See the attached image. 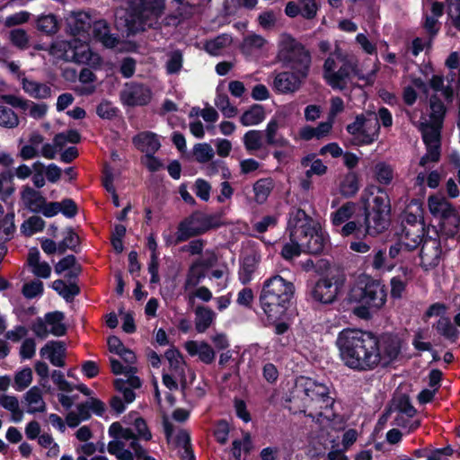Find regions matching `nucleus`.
<instances>
[{"mask_svg": "<svg viewBox=\"0 0 460 460\" xmlns=\"http://www.w3.org/2000/svg\"><path fill=\"white\" fill-rule=\"evenodd\" d=\"M265 44V40L260 35H251L244 39L242 49L246 53H251L255 49H261Z\"/></svg>", "mask_w": 460, "mask_h": 460, "instance_id": "nucleus-56", "label": "nucleus"}, {"mask_svg": "<svg viewBox=\"0 0 460 460\" xmlns=\"http://www.w3.org/2000/svg\"><path fill=\"white\" fill-rule=\"evenodd\" d=\"M37 29L47 34H56L59 30V24L54 14L41 15L37 19Z\"/></svg>", "mask_w": 460, "mask_h": 460, "instance_id": "nucleus-35", "label": "nucleus"}, {"mask_svg": "<svg viewBox=\"0 0 460 460\" xmlns=\"http://www.w3.org/2000/svg\"><path fill=\"white\" fill-rule=\"evenodd\" d=\"M298 4L300 8V14L307 19L313 20L318 11V4L315 0H298Z\"/></svg>", "mask_w": 460, "mask_h": 460, "instance_id": "nucleus-51", "label": "nucleus"}, {"mask_svg": "<svg viewBox=\"0 0 460 460\" xmlns=\"http://www.w3.org/2000/svg\"><path fill=\"white\" fill-rule=\"evenodd\" d=\"M393 412L406 414L408 416H415L416 410L411 405L409 396L406 394H402L393 400L391 405L383 414V419H388Z\"/></svg>", "mask_w": 460, "mask_h": 460, "instance_id": "nucleus-25", "label": "nucleus"}, {"mask_svg": "<svg viewBox=\"0 0 460 460\" xmlns=\"http://www.w3.org/2000/svg\"><path fill=\"white\" fill-rule=\"evenodd\" d=\"M305 78V77H302L298 71H285L277 74L273 84L278 92L281 93H291L300 88L302 81Z\"/></svg>", "mask_w": 460, "mask_h": 460, "instance_id": "nucleus-13", "label": "nucleus"}, {"mask_svg": "<svg viewBox=\"0 0 460 460\" xmlns=\"http://www.w3.org/2000/svg\"><path fill=\"white\" fill-rule=\"evenodd\" d=\"M414 416H408L406 414L396 413L394 420V425L401 428L408 429L409 431L414 430L419 428L420 420H412Z\"/></svg>", "mask_w": 460, "mask_h": 460, "instance_id": "nucleus-53", "label": "nucleus"}, {"mask_svg": "<svg viewBox=\"0 0 460 460\" xmlns=\"http://www.w3.org/2000/svg\"><path fill=\"white\" fill-rule=\"evenodd\" d=\"M442 126L424 122L420 124L423 141L427 148L440 150V137Z\"/></svg>", "mask_w": 460, "mask_h": 460, "instance_id": "nucleus-19", "label": "nucleus"}, {"mask_svg": "<svg viewBox=\"0 0 460 460\" xmlns=\"http://www.w3.org/2000/svg\"><path fill=\"white\" fill-rule=\"evenodd\" d=\"M22 89L36 99H47L51 96V88L47 84L39 83L23 77L22 79Z\"/></svg>", "mask_w": 460, "mask_h": 460, "instance_id": "nucleus-26", "label": "nucleus"}, {"mask_svg": "<svg viewBox=\"0 0 460 460\" xmlns=\"http://www.w3.org/2000/svg\"><path fill=\"white\" fill-rule=\"evenodd\" d=\"M120 98L128 106L146 105L151 100V91L142 84L129 83L120 93Z\"/></svg>", "mask_w": 460, "mask_h": 460, "instance_id": "nucleus-12", "label": "nucleus"}, {"mask_svg": "<svg viewBox=\"0 0 460 460\" xmlns=\"http://www.w3.org/2000/svg\"><path fill=\"white\" fill-rule=\"evenodd\" d=\"M460 217L455 208L440 217V231L447 236H455L459 229Z\"/></svg>", "mask_w": 460, "mask_h": 460, "instance_id": "nucleus-27", "label": "nucleus"}, {"mask_svg": "<svg viewBox=\"0 0 460 460\" xmlns=\"http://www.w3.org/2000/svg\"><path fill=\"white\" fill-rule=\"evenodd\" d=\"M332 123L331 121L322 122L316 128L305 127L300 131V136L305 140H310L313 137L322 138L326 136L332 129Z\"/></svg>", "mask_w": 460, "mask_h": 460, "instance_id": "nucleus-34", "label": "nucleus"}, {"mask_svg": "<svg viewBox=\"0 0 460 460\" xmlns=\"http://www.w3.org/2000/svg\"><path fill=\"white\" fill-rule=\"evenodd\" d=\"M376 70L367 75H364L358 67V60L337 48L325 59L323 67V75L327 84L333 89L341 91L347 88L351 75H356L359 80L367 84H372Z\"/></svg>", "mask_w": 460, "mask_h": 460, "instance_id": "nucleus-3", "label": "nucleus"}, {"mask_svg": "<svg viewBox=\"0 0 460 460\" xmlns=\"http://www.w3.org/2000/svg\"><path fill=\"white\" fill-rule=\"evenodd\" d=\"M19 123L18 115L11 108L0 105V127L15 128Z\"/></svg>", "mask_w": 460, "mask_h": 460, "instance_id": "nucleus-38", "label": "nucleus"}, {"mask_svg": "<svg viewBox=\"0 0 460 460\" xmlns=\"http://www.w3.org/2000/svg\"><path fill=\"white\" fill-rule=\"evenodd\" d=\"M40 355H48V358L52 365L57 367H64L66 356V348L62 341H52L48 342L40 349Z\"/></svg>", "mask_w": 460, "mask_h": 460, "instance_id": "nucleus-21", "label": "nucleus"}, {"mask_svg": "<svg viewBox=\"0 0 460 460\" xmlns=\"http://www.w3.org/2000/svg\"><path fill=\"white\" fill-rule=\"evenodd\" d=\"M372 266L376 270H380L382 268L391 269L394 266V263L390 261L388 257L385 255V251L377 250L374 254Z\"/></svg>", "mask_w": 460, "mask_h": 460, "instance_id": "nucleus-57", "label": "nucleus"}, {"mask_svg": "<svg viewBox=\"0 0 460 460\" xmlns=\"http://www.w3.org/2000/svg\"><path fill=\"white\" fill-rule=\"evenodd\" d=\"M93 34L107 48H114L119 43V38L111 34L110 26L104 20H99L93 23Z\"/></svg>", "mask_w": 460, "mask_h": 460, "instance_id": "nucleus-24", "label": "nucleus"}, {"mask_svg": "<svg viewBox=\"0 0 460 460\" xmlns=\"http://www.w3.org/2000/svg\"><path fill=\"white\" fill-rule=\"evenodd\" d=\"M429 208L430 213L439 218L445 216L454 208L444 197L430 196L429 198Z\"/></svg>", "mask_w": 460, "mask_h": 460, "instance_id": "nucleus-33", "label": "nucleus"}, {"mask_svg": "<svg viewBox=\"0 0 460 460\" xmlns=\"http://www.w3.org/2000/svg\"><path fill=\"white\" fill-rule=\"evenodd\" d=\"M337 345L346 366L368 371L393 364L401 353L402 340L391 333L376 337L370 332L349 329L340 333Z\"/></svg>", "mask_w": 460, "mask_h": 460, "instance_id": "nucleus-1", "label": "nucleus"}, {"mask_svg": "<svg viewBox=\"0 0 460 460\" xmlns=\"http://www.w3.org/2000/svg\"><path fill=\"white\" fill-rule=\"evenodd\" d=\"M430 108V122L438 126H443L444 118L446 115L447 109L437 94H434L429 99Z\"/></svg>", "mask_w": 460, "mask_h": 460, "instance_id": "nucleus-31", "label": "nucleus"}, {"mask_svg": "<svg viewBox=\"0 0 460 460\" xmlns=\"http://www.w3.org/2000/svg\"><path fill=\"white\" fill-rule=\"evenodd\" d=\"M218 226L219 217L217 215H205L200 212H195L180 223L176 242H184L191 236L201 234L210 228Z\"/></svg>", "mask_w": 460, "mask_h": 460, "instance_id": "nucleus-9", "label": "nucleus"}, {"mask_svg": "<svg viewBox=\"0 0 460 460\" xmlns=\"http://www.w3.org/2000/svg\"><path fill=\"white\" fill-rule=\"evenodd\" d=\"M45 222L40 217L32 216L22 223L21 232L25 236H31L33 234L43 230Z\"/></svg>", "mask_w": 460, "mask_h": 460, "instance_id": "nucleus-41", "label": "nucleus"}, {"mask_svg": "<svg viewBox=\"0 0 460 460\" xmlns=\"http://www.w3.org/2000/svg\"><path fill=\"white\" fill-rule=\"evenodd\" d=\"M358 179L356 173H348L340 185V191L343 197L351 198L358 190Z\"/></svg>", "mask_w": 460, "mask_h": 460, "instance_id": "nucleus-36", "label": "nucleus"}, {"mask_svg": "<svg viewBox=\"0 0 460 460\" xmlns=\"http://www.w3.org/2000/svg\"><path fill=\"white\" fill-rule=\"evenodd\" d=\"M136 147L146 155L155 154L159 150L161 144L155 133L145 131L133 137Z\"/></svg>", "mask_w": 460, "mask_h": 460, "instance_id": "nucleus-20", "label": "nucleus"}, {"mask_svg": "<svg viewBox=\"0 0 460 460\" xmlns=\"http://www.w3.org/2000/svg\"><path fill=\"white\" fill-rule=\"evenodd\" d=\"M302 252V246H300L297 242H295L290 238V243H288L283 246L281 254L285 259L290 260L295 256H298Z\"/></svg>", "mask_w": 460, "mask_h": 460, "instance_id": "nucleus-58", "label": "nucleus"}, {"mask_svg": "<svg viewBox=\"0 0 460 460\" xmlns=\"http://www.w3.org/2000/svg\"><path fill=\"white\" fill-rule=\"evenodd\" d=\"M229 434V426L226 420H219L214 431V435L220 444L224 445L227 442Z\"/></svg>", "mask_w": 460, "mask_h": 460, "instance_id": "nucleus-62", "label": "nucleus"}, {"mask_svg": "<svg viewBox=\"0 0 460 460\" xmlns=\"http://www.w3.org/2000/svg\"><path fill=\"white\" fill-rule=\"evenodd\" d=\"M24 401L27 404V412L34 414L36 412H44L46 411V402L42 396L40 387L32 386L24 394Z\"/></svg>", "mask_w": 460, "mask_h": 460, "instance_id": "nucleus-23", "label": "nucleus"}, {"mask_svg": "<svg viewBox=\"0 0 460 460\" xmlns=\"http://www.w3.org/2000/svg\"><path fill=\"white\" fill-rule=\"evenodd\" d=\"M355 203L347 202L343 204L336 212L332 215V224L334 226H340L342 223L349 220L355 212Z\"/></svg>", "mask_w": 460, "mask_h": 460, "instance_id": "nucleus-43", "label": "nucleus"}, {"mask_svg": "<svg viewBox=\"0 0 460 460\" xmlns=\"http://www.w3.org/2000/svg\"><path fill=\"white\" fill-rule=\"evenodd\" d=\"M32 381V371L31 368H23L19 371L14 376V385L16 389L22 391L27 388Z\"/></svg>", "mask_w": 460, "mask_h": 460, "instance_id": "nucleus-52", "label": "nucleus"}, {"mask_svg": "<svg viewBox=\"0 0 460 460\" xmlns=\"http://www.w3.org/2000/svg\"><path fill=\"white\" fill-rule=\"evenodd\" d=\"M290 237L302 246L303 252L310 254H320L323 252L326 238L319 224L301 208L290 213L288 220Z\"/></svg>", "mask_w": 460, "mask_h": 460, "instance_id": "nucleus-4", "label": "nucleus"}, {"mask_svg": "<svg viewBox=\"0 0 460 460\" xmlns=\"http://www.w3.org/2000/svg\"><path fill=\"white\" fill-rule=\"evenodd\" d=\"M376 173L377 181L383 184H388L392 181V170L385 164H376Z\"/></svg>", "mask_w": 460, "mask_h": 460, "instance_id": "nucleus-61", "label": "nucleus"}, {"mask_svg": "<svg viewBox=\"0 0 460 460\" xmlns=\"http://www.w3.org/2000/svg\"><path fill=\"white\" fill-rule=\"evenodd\" d=\"M215 104L226 118H233L237 114V108L231 105L226 94H218L215 101Z\"/></svg>", "mask_w": 460, "mask_h": 460, "instance_id": "nucleus-47", "label": "nucleus"}, {"mask_svg": "<svg viewBox=\"0 0 460 460\" xmlns=\"http://www.w3.org/2000/svg\"><path fill=\"white\" fill-rule=\"evenodd\" d=\"M166 61V71L168 74H177L182 67V53L180 50L171 51Z\"/></svg>", "mask_w": 460, "mask_h": 460, "instance_id": "nucleus-48", "label": "nucleus"}, {"mask_svg": "<svg viewBox=\"0 0 460 460\" xmlns=\"http://www.w3.org/2000/svg\"><path fill=\"white\" fill-rule=\"evenodd\" d=\"M265 118V111L261 105L253 104L249 110L243 112L240 120L243 126L257 125Z\"/></svg>", "mask_w": 460, "mask_h": 460, "instance_id": "nucleus-32", "label": "nucleus"}, {"mask_svg": "<svg viewBox=\"0 0 460 460\" xmlns=\"http://www.w3.org/2000/svg\"><path fill=\"white\" fill-rule=\"evenodd\" d=\"M195 328L198 332H204L212 323L215 313L208 307L199 305L195 310Z\"/></svg>", "mask_w": 460, "mask_h": 460, "instance_id": "nucleus-28", "label": "nucleus"}, {"mask_svg": "<svg viewBox=\"0 0 460 460\" xmlns=\"http://www.w3.org/2000/svg\"><path fill=\"white\" fill-rule=\"evenodd\" d=\"M424 236V224H416L406 228H402L400 235L401 242L404 244L405 251H412L416 249Z\"/></svg>", "mask_w": 460, "mask_h": 460, "instance_id": "nucleus-16", "label": "nucleus"}, {"mask_svg": "<svg viewBox=\"0 0 460 460\" xmlns=\"http://www.w3.org/2000/svg\"><path fill=\"white\" fill-rule=\"evenodd\" d=\"M21 199L24 208L32 213H39L45 204V198L41 193L28 185L23 187Z\"/></svg>", "mask_w": 460, "mask_h": 460, "instance_id": "nucleus-18", "label": "nucleus"}, {"mask_svg": "<svg viewBox=\"0 0 460 460\" xmlns=\"http://www.w3.org/2000/svg\"><path fill=\"white\" fill-rule=\"evenodd\" d=\"M344 283V276L332 274L320 279L313 288L311 296L314 300L321 304H332L337 299L341 288Z\"/></svg>", "mask_w": 460, "mask_h": 460, "instance_id": "nucleus-10", "label": "nucleus"}, {"mask_svg": "<svg viewBox=\"0 0 460 460\" xmlns=\"http://www.w3.org/2000/svg\"><path fill=\"white\" fill-rule=\"evenodd\" d=\"M232 43L231 36L227 34H222L217 36V38L208 40L205 44V49L211 55H217L219 51L229 46Z\"/></svg>", "mask_w": 460, "mask_h": 460, "instance_id": "nucleus-39", "label": "nucleus"}, {"mask_svg": "<svg viewBox=\"0 0 460 460\" xmlns=\"http://www.w3.org/2000/svg\"><path fill=\"white\" fill-rule=\"evenodd\" d=\"M305 394L310 400V404H314L315 402H323L325 403V408H332L334 403V400L329 396V388L323 384L307 382Z\"/></svg>", "mask_w": 460, "mask_h": 460, "instance_id": "nucleus-17", "label": "nucleus"}, {"mask_svg": "<svg viewBox=\"0 0 460 460\" xmlns=\"http://www.w3.org/2000/svg\"><path fill=\"white\" fill-rule=\"evenodd\" d=\"M429 86L435 92H442L446 101L452 102L454 98L453 89L450 86H444V78L442 75H433L429 81Z\"/></svg>", "mask_w": 460, "mask_h": 460, "instance_id": "nucleus-45", "label": "nucleus"}, {"mask_svg": "<svg viewBox=\"0 0 460 460\" xmlns=\"http://www.w3.org/2000/svg\"><path fill=\"white\" fill-rule=\"evenodd\" d=\"M51 56L66 62L84 63L89 59V49L82 47L79 49L76 42L58 40L53 42L49 48Z\"/></svg>", "mask_w": 460, "mask_h": 460, "instance_id": "nucleus-11", "label": "nucleus"}, {"mask_svg": "<svg viewBox=\"0 0 460 460\" xmlns=\"http://www.w3.org/2000/svg\"><path fill=\"white\" fill-rule=\"evenodd\" d=\"M96 112L101 118L111 119L116 116L117 109L110 102L103 101L97 106Z\"/></svg>", "mask_w": 460, "mask_h": 460, "instance_id": "nucleus-60", "label": "nucleus"}, {"mask_svg": "<svg viewBox=\"0 0 460 460\" xmlns=\"http://www.w3.org/2000/svg\"><path fill=\"white\" fill-rule=\"evenodd\" d=\"M193 155L199 163H207L214 157L212 146L207 143L196 144L193 148Z\"/></svg>", "mask_w": 460, "mask_h": 460, "instance_id": "nucleus-49", "label": "nucleus"}, {"mask_svg": "<svg viewBox=\"0 0 460 460\" xmlns=\"http://www.w3.org/2000/svg\"><path fill=\"white\" fill-rule=\"evenodd\" d=\"M185 349L191 356L199 355V359L205 364H210L215 359L216 353L207 342L189 341L185 343Z\"/></svg>", "mask_w": 460, "mask_h": 460, "instance_id": "nucleus-22", "label": "nucleus"}, {"mask_svg": "<svg viewBox=\"0 0 460 460\" xmlns=\"http://www.w3.org/2000/svg\"><path fill=\"white\" fill-rule=\"evenodd\" d=\"M363 122L362 133L357 139L358 146L372 143L380 129L378 117L375 112H369L367 116L363 115Z\"/></svg>", "mask_w": 460, "mask_h": 460, "instance_id": "nucleus-15", "label": "nucleus"}, {"mask_svg": "<svg viewBox=\"0 0 460 460\" xmlns=\"http://www.w3.org/2000/svg\"><path fill=\"white\" fill-rule=\"evenodd\" d=\"M279 122L277 119L270 120L265 129L266 143L269 146H286L288 145L287 139L279 135Z\"/></svg>", "mask_w": 460, "mask_h": 460, "instance_id": "nucleus-30", "label": "nucleus"}, {"mask_svg": "<svg viewBox=\"0 0 460 460\" xmlns=\"http://www.w3.org/2000/svg\"><path fill=\"white\" fill-rule=\"evenodd\" d=\"M347 300L354 304L353 314L367 320L373 312L379 310L386 301L385 288L377 280L364 279H359L349 290Z\"/></svg>", "mask_w": 460, "mask_h": 460, "instance_id": "nucleus-6", "label": "nucleus"}, {"mask_svg": "<svg viewBox=\"0 0 460 460\" xmlns=\"http://www.w3.org/2000/svg\"><path fill=\"white\" fill-rule=\"evenodd\" d=\"M65 315L62 312L55 311L45 315V322L51 328L49 332L55 336H63L66 332V326L63 323Z\"/></svg>", "mask_w": 460, "mask_h": 460, "instance_id": "nucleus-29", "label": "nucleus"}, {"mask_svg": "<svg viewBox=\"0 0 460 460\" xmlns=\"http://www.w3.org/2000/svg\"><path fill=\"white\" fill-rule=\"evenodd\" d=\"M374 188L366 189L360 201L364 207V222L360 226L365 227L366 234L376 236L385 232L390 225L391 205L388 195L377 189L376 194Z\"/></svg>", "mask_w": 460, "mask_h": 460, "instance_id": "nucleus-5", "label": "nucleus"}, {"mask_svg": "<svg viewBox=\"0 0 460 460\" xmlns=\"http://www.w3.org/2000/svg\"><path fill=\"white\" fill-rule=\"evenodd\" d=\"M273 189V182L270 179H261L253 185L255 199L258 203L262 204L270 195Z\"/></svg>", "mask_w": 460, "mask_h": 460, "instance_id": "nucleus-37", "label": "nucleus"}, {"mask_svg": "<svg viewBox=\"0 0 460 460\" xmlns=\"http://www.w3.org/2000/svg\"><path fill=\"white\" fill-rule=\"evenodd\" d=\"M295 293L292 282L276 275L265 281L260 295V303L264 313L278 319L287 310Z\"/></svg>", "mask_w": 460, "mask_h": 460, "instance_id": "nucleus-7", "label": "nucleus"}, {"mask_svg": "<svg viewBox=\"0 0 460 460\" xmlns=\"http://www.w3.org/2000/svg\"><path fill=\"white\" fill-rule=\"evenodd\" d=\"M243 143L248 151H256L262 146V135L259 130H250L243 137Z\"/></svg>", "mask_w": 460, "mask_h": 460, "instance_id": "nucleus-46", "label": "nucleus"}, {"mask_svg": "<svg viewBox=\"0 0 460 460\" xmlns=\"http://www.w3.org/2000/svg\"><path fill=\"white\" fill-rule=\"evenodd\" d=\"M109 435L113 438L129 440L136 438V435L130 429H125L119 422H113L109 428Z\"/></svg>", "mask_w": 460, "mask_h": 460, "instance_id": "nucleus-50", "label": "nucleus"}, {"mask_svg": "<svg viewBox=\"0 0 460 460\" xmlns=\"http://www.w3.org/2000/svg\"><path fill=\"white\" fill-rule=\"evenodd\" d=\"M43 292V283L40 280H33L26 283L22 287V295L26 298H33Z\"/></svg>", "mask_w": 460, "mask_h": 460, "instance_id": "nucleus-55", "label": "nucleus"}, {"mask_svg": "<svg viewBox=\"0 0 460 460\" xmlns=\"http://www.w3.org/2000/svg\"><path fill=\"white\" fill-rule=\"evenodd\" d=\"M76 265H78V263L74 255H67L55 265V272L57 274H61L62 272L70 270Z\"/></svg>", "mask_w": 460, "mask_h": 460, "instance_id": "nucleus-63", "label": "nucleus"}, {"mask_svg": "<svg viewBox=\"0 0 460 460\" xmlns=\"http://www.w3.org/2000/svg\"><path fill=\"white\" fill-rule=\"evenodd\" d=\"M164 356L169 361L170 370L175 376L181 374V371H184V361L182 360V357L178 350L173 349H168L165 352Z\"/></svg>", "mask_w": 460, "mask_h": 460, "instance_id": "nucleus-44", "label": "nucleus"}, {"mask_svg": "<svg viewBox=\"0 0 460 460\" xmlns=\"http://www.w3.org/2000/svg\"><path fill=\"white\" fill-rule=\"evenodd\" d=\"M277 59L284 66L298 71L302 77L307 76L311 64L310 53L291 36L282 35L279 45Z\"/></svg>", "mask_w": 460, "mask_h": 460, "instance_id": "nucleus-8", "label": "nucleus"}, {"mask_svg": "<svg viewBox=\"0 0 460 460\" xmlns=\"http://www.w3.org/2000/svg\"><path fill=\"white\" fill-rule=\"evenodd\" d=\"M441 245L438 238H426L423 241L420 249L421 263L425 267H435L438 264L441 258Z\"/></svg>", "mask_w": 460, "mask_h": 460, "instance_id": "nucleus-14", "label": "nucleus"}, {"mask_svg": "<svg viewBox=\"0 0 460 460\" xmlns=\"http://www.w3.org/2000/svg\"><path fill=\"white\" fill-rule=\"evenodd\" d=\"M165 10V0H131L125 15L116 18L117 25H123L128 34L148 29H160V19Z\"/></svg>", "mask_w": 460, "mask_h": 460, "instance_id": "nucleus-2", "label": "nucleus"}, {"mask_svg": "<svg viewBox=\"0 0 460 460\" xmlns=\"http://www.w3.org/2000/svg\"><path fill=\"white\" fill-rule=\"evenodd\" d=\"M436 329L442 336L452 341H456L458 337L459 332L449 318H440L437 323Z\"/></svg>", "mask_w": 460, "mask_h": 460, "instance_id": "nucleus-42", "label": "nucleus"}, {"mask_svg": "<svg viewBox=\"0 0 460 460\" xmlns=\"http://www.w3.org/2000/svg\"><path fill=\"white\" fill-rule=\"evenodd\" d=\"M10 40L19 49H26L29 43L27 32L22 29H14L10 31Z\"/></svg>", "mask_w": 460, "mask_h": 460, "instance_id": "nucleus-54", "label": "nucleus"}, {"mask_svg": "<svg viewBox=\"0 0 460 460\" xmlns=\"http://www.w3.org/2000/svg\"><path fill=\"white\" fill-rule=\"evenodd\" d=\"M314 155H308L301 161L303 166L307 167L310 165V169L305 172L307 178H310L313 174L323 175L327 171V167L320 159L314 160Z\"/></svg>", "mask_w": 460, "mask_h": 460, "instance_id": "nucleus-40", "label": "nucleus"}, {"mask_svg": "<svg viewBox=\"0 0 460 460\" xmlns=\"http://www.w3.org/2000/svg\"><path fill=\"white\" fill-rule=\"evenodd\" d=\"M363 114L358 115L353 123L347 126V131L353 136L351 142L354 145H358L357 139L362 133L363 129Z\"/></svg>", "mask_w": 460, "mask_h": 460, "instance_id": "nucleus-59", "label": "nucleus"}, {"mask_svg": "<svg viewBox=\"0 0 460 460\" xmlns=\"http://www.w3.org/2000/svg\"><path fill=\"white\" fill-rule=\"evenodd\" d=\"M448 15L452 18L453 23L460 29V0H447Z\"/></svg>", "mask_w": 460, "mask_h": 460, "instance_id": "nucleus-64", "label": "nucleus"}]
</instances>
